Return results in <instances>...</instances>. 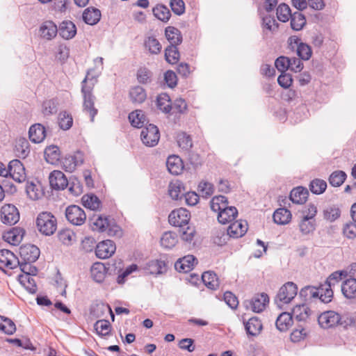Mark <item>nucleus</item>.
Returning <instances> with one entry per match:
<instances>
[{
	"instance_id": "f257e3e1",
	"label": "nucleus",
	"mask_w": 356,
	"mask_h": 356,
	"mask_svg": "<svg viewBox=\"0 0 356 356\" xmlns=\"http://www.w3.org/2000/svg\"><path fill=\"white\" fill-rule=\"evenodd\" d=\"M90 76V70L88 72L85 79L81 82V94L83 96V110L90 117L91 122L94 121L95 116L98 110L95 107V96L93 95V88L97 80Z\"/></svg>"
},
{
	"instance_id": "f03ea898",
	"label": "nucleus",
	"mask_w": 356,
	"mask_h": 356,
	"mask_svg": "<svg viewBox=\"0 0 356 356\" xmlns=\"http://www.w3.org/2000/svg\"><path fill=\"white\" fill-rule=\"evenodd\" d=\"M36 227L42 234L51 236L57 229L56 218L51 212H41L36 218Z\"/></svg>"
},
{
	"instance_id": "7ed1b4c3",
	"label": "nucleus",
	"mask_w": 356,
	"mask_h": 356,
	"mask_svg": "<svg viewBox=\"0 0 356 356\" xmlns=\"http://www.w3.org/2000/svg\"><path fill=\"white\" fill-rule=\"evenodd\" d=\"M297 293V285L292 282H288L280 289L275 296V302L279 307H282L290 303L296 296Z\"/></svg>"
},
{
	"instance_id": "20e7f679",
	"label": "nucleus",
	"mask_w": 356,
	"mask_h": 356,
	"mask_svg": "<svg viewBox=\"0 0 356 356\" xmlns=\"http://www.w3.org/2000/svg\"><path fill=\"white\" fill-rule=\"evenodd\" d=\"M140 138L143 143L147 147L156 145L160 138L158 127L152 124H149L143 129Z\"/></svg>"
},
{
	"instance_id": "39448f33",
	"label": "nucleus",
	"mask_w": 356,
	"mask_h": 356,
	"mask_svg": "<svg viewBox=\"0 0 356 356\" xmlns=\"http://www.w3.org/2000/svg\"><path fill=\"white\" fill-rule=\"evenodd\" d=\"M341 315L332 310L325 311L318 317L319 325L323 329L334 327L341 324Z\"/></svg>"
},
{
	"instance_id": "423d86ee",
	"label": "nucleus",
	"mask_w": 356,
	"mask_h": 356,
	"mask_svg": "<svg viewBox=\"0 0 356 356\" xmlns=\"http://www.w3.org/2000/svg\"><path fill=\"white\" fill-rule=\"evenodd\" d=\"M190 218V212L184 208H179L172 211L170 213L168 221L172 226L181 228L188 225Z\"/></svg>"
},
{
	"instance_id": "0eeeda50",
	"label": "nucleus",
	"mask_w": 356,
	"mask_h": 356,
	"mask_svg": "<svg viewBox=\"0 0 356 356\" xmlns=\"http://www.w3.org/2000/svg\"><path fill=\"white\" fill-rule=\"evenodd\" d=\"M65 216L72 225H82L86 220V215L83 209L77 205H70L66 208Z\"/></svg>"
},
{
	"instance_id": "6e6552de",
	"label": "nucleus",
	"mask_w": 356,
	"mask_h": 356,
	"mask_svg": "<svg viewBox=\"0 0 356 356\" xmlns=\"http://www.w3.org/2000/svg\"><path fill=\"white\" fill-rule=\"evenodd\" d=\"M1 218L3 223L13 225L19 221V213L15 206L5 204L1 209Z\"/></svg>"
},
{
	"instance_id": "1a4fd4ad",
	"label": "nucleus",
	"mask_w": 356,
	"mask_h": 356,
	"mask_svg": "<svg viewBox=\"0 0 356 356\" xmlns=\"http://www.w3.org/2000/svg\"><path fill=\"white\" fill-rule=\"evenodd\" d=\"M83 152L77 151L73 155L65 156L61 161V165L66 172H72L78 165L83 164Z\"/></svg>"
},
{
	"instance_id": "9d476101",
	"label": "nucleus",
	"mask_w": 356,
	"mask_h": 356,
	"mask_svg": "<svg viewBox=\"0 0 356 356\" xmlns=\"http://www.w3.org/2000/svg\"><path fill=\"white\" fill-rule=\"evenodd\" d=\"M269 302V298L266 293H262L255 295L250 301L245 302V307L250 308L255 313L263 312Z\"/></svg>"
},
{
	"instance_id": "9b49d317",
	"label": "nucleus",
	"mask_w": 356,
	"mask_h": 356,
	"mask_svg": "<svg viewBox=\"0 0 356 356\" xmlns=\"http://www.w3.org/2000/svg\"><path fill=\"white\" fill-rule=\"evenodd\" d=\"M8 177L17 182L21 183L26 179L25 168L18 159H13L8 163Z\"/></svg>"
},
{
	"instance_id": "f8f14e48",
	"label": "nucleus",
	"mask_w": 356,
	"mask_h": 356,
	"mask_svg": "<svg viewBox=\"0 0 356 356\" xmlns=\"http://www.w3.org/2000/svg\"><path fill=\"white\" fill-rule=\"evenodd\" d=\"M39 248L32 244H26L20 247L19 255L21 260L28 263H34L40 256Z\"/></svg>"
},
{
	"instance_id": "ddd939ff",
	"label": "nucleus",
	"mask_w": 356,
	"mask_h": 356,
	"mask_svg": "<svg viewBox=\"0 0 356 356\" xmlns=\"http://www.w3.org/2000/svg\"><path fill=\"white\" fill-rule=\"evenodd\" d=\"M0 269L3 267L15 269L19 265V260L13 252L3 249L0 250Z\"/></svg>"
},
{
	"instance_id": "4468645a",
	"label": "nucleus",
	"mask_w": 356,
	"mask_h": 356,
	"mask_svg": "<svg viewBox=\"0 0 356 356\" xmlns=\"http://www.w3.org/2000/svg\"><path fill=\"white\" fill-rule=\"evenodd\" d=\"M115 243L111 240H106L97 245L95 254L99 259H107L115 253Z\"/></svg>"
},
{
	"instance_id": "2eb2a0df",
	"label": "nucleus",
	"mask_w": 356,
	"mask_h": 356,
	"mask_svg": "<svg viewBox=\"0 0 356 356\" xmlns=\"http://www.w3.org/2000/svg\"><path fill=\"white\" fill-rule=\"evenodd\" d=\"M51 187L54 190H64L68 186V180L60 170H54L49 176Z\"/></svg>"
},
{
	"instance_id": "dca6fc26",
	"label": "nucleus",
	"mask_w": 356,
	"mask_h": 356,
	"mask_svg": "<svg viewBox=\"0 0 356 356\" xmlns=\"http://www.w3.org/2000/svg\"><path fill=\"white\" fill-rule=\"evenodd\" d=\"M248 230V223L245 220H236L228 227L227 232L230 237L238 238L242 237Z\"/></svg>"
},
{
	"instance_id": "f3484780",
	"label": "nucleus",
	"mask_w": 356,
	"mask_h": 356,
	"mask_svg": "<svg viewBox=\"0 0 356 356\" xmlns=\"http://www.w3.org/2000/svg\"><path fill=\"white\" fill-rule=\"evenodd\" d=\"M39 32L41 38L51 40L56 36L58 28L52 21H45L40 25Z\"/></svg>"
},
{
	"instance_id": "a211bd4d",
	"label": "nucleus",
	"mask_w": 356,
	"mask_h": 356,
	"mask_svg": "<svg viewBox=\"0 0 356 356\" xmlns=\"http://www.w3.org/2000/svg\"><path fill=\"white\" fill-rule=\"evenodd\" d=\"M245 331L248 336L257 337L263 329L261 320L257 317L250 318L244 323Z\"/></svg>"
},
{
	"instance_id": "6ab92c4d",
	"label": "nucleus",
	"mask_w": 356,
	"mask_h": 356,
	"mask_svg": "<svg viewBox=\"0 0 356 356\" xmlns=\"http://www.w3.org/2000/svg\"><path fill=\"white\" fill-rule=\"evenodd\" d=\"M197 263V259L193 255H186L175 264V269L179 272L187 273L193 269L195 264Z\"/></svg>"
},
{
	"instance_id": "aec40b11",
	"label": "nucleus",
	"mask_w": 356,
	"mask_h": 356,
	"mask_svg": "<svg viewBox=\"0 0 356 356\" xmlns=\"http://www.w3.org/2000/svg\"><path fill=\"white\" fill-rule=\"evenodd\" d=\"M29 136L30 140L34 143H40L46 136V130L41 124H35L29 128Z\"/></svg>"
},
{
	"instance_id": "412c9836",
	"label": "nucleus",
	"mask_w": 356,
	"mask_h": 356,
	"mask_svg": "<svg viewBox=\"0 0 356 356\" xmlns=\"http://www.w3.org/2000/svg\"><path fill=\"white\" fill-rule=\"evenodd\" d=\"M101 16V11L98 8L88 7L84 10L82 18L86 24L95 25L99 22Z\"/></svg>"
},
{
	"instance_id": "4be33fe9",
	"label": "nucleus",
	"mask_w": 356,
	"mask_h": 356,
	"mask_svg": "<svg viewBox=\"0 0 356 356\" xmlns=\"http://www.w3.org/2000/svg\"><path fill=\"white\" fill-rule=\"evenodd\" d=\"M59 35L65 40L74 38L76 33V27L71 21H63L58 29Z\"/></svg>"
},
{
	"instance_id": "5701e85b",
	"label": "nucleus",
	"mask_w": 356,
	"mask_h": 356,
	"mask_svg": "<svg viewBox=\"0 0 356 356\" xmlns=\"http://www.w3.org/2000/svg\"><path fill=\"white\" fill-rule=\"evenodd\" d=\"M166 167L170 173L177 175L183 170V161L178 156L172 155L167 159Z\"/></svg>"
},
{
	"instance_id": "b1692460",
	"label": "nucleus",
	"mask_w": 356,
	"mask_h": 356,
	"mask_svg": "<svg viewBox=\"0 0 356 356\" xmlns=\"http://www.w3.org/2000/svg\"><path fill=\"white\" fill-rule=\"evenodd\" d=\"M14 152L15 156L20 159H25L30 153L29 143L24 138L16 140Z\"/></svg>"
},
{
	"instance_id": "393cba45",
	"label": "nucleus",
	"mask_w": 356,
	"mask_h": 356,
	"mask_svg": "<svg viewBox=\"0 0 356 356\" xmlns=\"http://www.w3.org/2000/svg\"><path fill=\"white\" fill-rule=\"evenodd\" d=\"M165 35L170 42V45L177 47L182 42V35L181 31L174 26H169L165 28Z\"/></svg>"
},
{
	"instance_id": "a878e982",
	"label": "nucleus",
	"mask_w": 356,
	"mask_h": 356,
	"mask_svg": "<svg viewBox=\"0 0 356 356\" xmlns=\"http://www.w3.org/2000/svg\"><path fill=\"white\" fill-rule=\"evenodd\" d=\"M238 215V211L234 207H226L218 214V220L221 224H227L234 220Z\"/></svg>"
},
{
	"instance_id": "bb28decb",
	"label": "nucleus",
	"mask_w": 356,
	"mask_h": 356,
	"mask_svg": "<svg viewBox=\"0 0 356 356\" xmlns=\"http://www.w3.org/2000/svg\"><path fill=\"white\" fill-rule=\"evenodd\" d=\"M26 193L28 197L32 200H38L44 195V191L40 184H35L33 181L26 183Z\"/></svg>"
},
{
	"instance_id": "cd10ccee",
	"label": "nucleus",
	"mask_w": 356,
	"mask_h": 356,
	"mask_svg": "<svg viewBox=\"0 0 356 356\" xmlns=\"http://www.w3.org/2000/svg\"><path fill=\"white\" fill-rule=\"evenodd\" d=\"M341 291L348 299L356 298V279L346 280L341 284Z\"/></svg>"
},
{
	"instance_id": "c85d7f7f",
	"label": "nucleus",
	"mask_w": 356,
	"mask_h": 356,
	"mask_svg": "<svg viewBox=\"0 0 356 356\" xmlns=\"http://www.w3.org/2000/svg\"><path fill=\"white\" fill-rule=\"evenodd\" d=\"M276 327L281 332H285L293 325V317L290 313L282 312L276 320Z\"/></svg>"
},
{
	"instance_id": "c756f323",
	"label": "nucleus",
	"mask_w": 356,
	"mask_h": 356,
	"mask_svg": "<svg viewBox=\"0 0 356 356\" xmlns=\"http://www.w3.org/2000/svg\"><path fill=\"white\" fill-rule=\"evenodd\" d=\"M308 191L302 186L293 188L290 193L291 200L296 204H303L307 201Z\"/></svg>"
},
{
	"instance_id": "7c9ffc66",
	"label": "nucleus",
	"mask_w": 356,
	"mask_h": 356,
	"mask_svg": "<svg viewBox=\"0 0 356 356\" xmlns=\"http://www.w3.org/2000/svg\"><path fill=\"white\" fill-rule=\"evenodd\" d=\"M90 273L92 279L96 282L101 283L106 277V268L102 263L97 262L92 266Z\"/></svg>"
},
{
	"instance_id": "2f4dec72",
	"label": "nucleus",
	"mask_w": 356,
	"mask_h": 356,
	"mask_svg": "<svg viewBox=\"0 0 356 356\" xmlns=\"http://www.w3.org/2000/svg\"><path fill=\"white\" fill-rule=\"evenodd\" d=\"M3 239L13 245H18L23 238V230L17 228H13L3 236Z\"/></svg>"
},
{
	"instance_id": "473e14b6",
	"label": "nucleus",
	"mask_w": 356,
	"mask_h": 356,
	"mask_svg": "<svg viewBox=\"0 0 356 356\" xmlns=\"http://www.w3.org/2000/svg\"><path fill=\"white\" fill-rule=\"evenodd\" d=\"M273 217L276 224L286 225L291 221V213L286 208H280L274 212Z\"/></svg>"
},
{
	"instance_id": "72a5a7b5",
	"label": "nucleus",
	"mask_w": 356,
	"mask_h": 356,
	"mask_svg": "<svg viewBox=\"0 0 356 356\" xmlns=\"http://www.w3.org/2000/svg\"><path fill=\"white\" fill-rule=\"evenodd\" d=\"M318 292V299L324 303H328L332 301L333 298V291L330 284H327L325 282L321 284L319 287L317 288Z\"/></svg>"
},
{
	"instance_id": "f704fd0d",
	"label": "nucleus",
	"mask_w": 356,
	"mask_h": 356,
	"mask_svg": "<svg viewBox=\"0 0 356 356\" xmlns=\"http://www.w3.org/2000/svg\"><path fill=\"white\" fill-rule=\"evenodd\" d=\"M202 280L206 286L211 290L219 287V280L217 275L213 271H206L202 275Z\"/></svg>"
},
{
	"instance_id": "c9c22d12",
	"label": "nucleus",
	"mask_w": 356,
	"mask_h": 356,
	"mask_svg": "<svg viewBox=\"0 0 356 356\" xmlns=\"http://www.w3.org/2000/svg\"><path fill=\"white\" fill-rule=\"evenodd\" d=\"M144 46L151 54L157 55L161 53L162 45L154 36H149L145 39Z\"/></svg>"
},
{
	"instance_id": "e433bc0d",
	"label": "nucleus",
	"mask_w": 356,
	"mask_h": 356,
	"mask_svg": "<svg viewBox=\"0 0 356 356\" xmlns=\"http://www.w3.org/2000/svg\"><path fill=\"white\" fill-rule=\"evenodd\" d=\"M167 270V265L162 260H152L148 262L147 270L152 275L163 274Z\"/></svg>"
},
{
	"instance_id": "4c0bfd02",
	"label": "nucleus",
	"mask_w": 356,
	"mask_h": 356,
	"mask_svg": "<svg viewBox=\"0 0 356 356\" xmlns=\"http://www.w3.org/2000/svg\"><path fill=\"white\" fill-rule=\"evenodd\" d=\"M129 120L133 127L141 128L147 123L144 113L141 110H136L129 113Z\"/></svg>"
},
{
	"instance_id": "58836bf2",
	"label": "nucleus",
	"mask_w": 356,
	"mask_h": 356,
	"mask_svg": "<svg viewBox=\"0 0 356 356\" xmlns=\"http://www.w3.org/2000/svg\"><path fill=\"white\" fill-rule=\"evenodd\" d=\"M298 227L302 235L312 234L316 229L315 220H310L307 217H302L298 223Z\"/></svg>"
},
{
	"instance_id": "ea45409f",
	"label": "nucleus",
	"mask_w": 356,
	"mask_h": 356,
	"mask_svg": "<svg viewBox=\"0 0 356 356\" xmlns=\"http://www.w3.org/2000/svg\"><path fill=\"white\" fill-rule=\"evenodd\" d=\"M83 205L90 210H97L100 205L101 202L99 199L94 194L84 195L81 198Z\"/></svg>"
},
{
	"instance_id": "a19ab883",
	"label": "nucleus",
	"mask_w": 356,
	"mask_h": 356,
	"mask_svg": "<svg viewBox=\"0 0 356 356\" xmlns=\"http://www.w3.org/2000/svg\"><path fill=\"white\" fill-rule=\"evenodd\" d=\"M157 107L165 113H170L172 110V104L170 96L166 93H162L157 97Z\"/></svg>"
},
{
	"instance_id": "79ce46f5",
	"label": "nucleus",
	"mask_w": 356,
	"mask_h": 356,
	"mask_svg": "<svg viewBox=\"0 0 356 356\" xmlns=\"http://www.w3.org/2000/svg\"><path fill=\"white\" fill-rule=\"evenodd\" d=\"M152 12L158 19L164 22H167L171 17V13L168 8L162 4L156 5L153 8Z\"/></svg>"
},
{
	"instance_id": "37998d69",
	"label": "nucleus",
	"mask_w": 356,
	"mask_h": 356,
	"mask_svg": "<svg viewBox=\"0 0 356 356\" xmlns=\"http://www.w3.org/2000/svg\"><path fill=\"white\" fill-rule=\"evenodd\" d=\"M228 205V201L225 196L218 195L212 198L210 202L211 209L213 211L219 213Z\"/></svg>"
},
{
	"instance_id": "c03bdc74",
	"label": "nucleus",
	"mask_w": 356,
	"mask_h": 356,
	"mask_svg": "<svg viewBox=\"0 0 356 356\" xmlns=\"http://www.w3.org/2000/svg\"><path fill=\"white\" fill-rule=\"evenodd\" d=\"M160 243L163 248L170 249L177 243V234L172 232H166L162 235Z\"/></svg>"
},
{
	"instance_id": "a18cd8bd",
	"label": "nucleus",
	"mask_w": 356,
	"mask_h": 356,
	"mask_svg": "<svg viewBox=\"0 0 356 356\" xmlns=\"http://www.w3.org/2000/svg\"><path fill=\"white\" fill-rule=\"evenodd\" d=\"M184 191L183 184L179 181H175L169 184L168 193L173 200L181 198Z\"/></svg>"
},
{
	"instance_id": "49530a36",
	"label": "nucleus",
	"mask_w": 356,
	"mask_h": 356,
	"mask_svg": "<svg viewBox=\"0 0 356 356\" xmlns=\"http://www.w3.org/2000/svg\"><path fill=\"white\" fill-rule=\"evenodd\" d=\"M179 52L177 47L169 45L165 49V59L170 64H176L179 60Z\"/></svg>"
},
{
	"instance_id": "de8ad7c7",
	"label": "nucleus",
	"mask_w": 356,
	"mask_h": 356,
	"mask_svg": "<svg viewBox=\"0 0 356 356\" xmlns=\"http://www.w3.org/2000/svg\"><path fill=\"white\" fill-rule=\"evenodd\" d=\"M0 330L6 334L11 335L16 331V326L11 319L0 315Z\"/></svg>"
},
{
	"instance_id": "09e8293b",
	"label": "nucleus",
	"mask_w": 356,
	"mask_h": 356,
	"mask_svg": "<svg viewBox=\"0 0 356 356\" xmlns=\"http://www.w3.org/2000/svg\"><path fill=\"white\" fill-rule=\"evenodd\" d=\"M323 218L329 222H334L341 216V211L337 206H328L323 211Z\"/></svg>"
},
{
	"instance_id": "8fccbe9b",
	"label": "nucleus",
	"mask_w": 356,
	"mask_h": 356,
	"mask_svg": "<svg viewBox=\"0 0 356 356\" xmlns=\"http://www.w3.org/2000/svg\"><path fill=\"white\" fill-rule=\"evenodd\" d=\"M130 98L133 102L143 103L147 97V94L143 88L136 86L131 89L129 92Z\"/></svg>"
},
{
	"instance_id": "3c124183",
	"label": "nucleus",
	"mask_w": 356,
	"mask_h": 356,
	"mask_svg": "<svg viewBox=\"0 0 356 356\" xmlns=\"http://www.w3.org/2000/svg\"><path fill=\"white\" fill-rule=\"evenodd\" d=\"M291 26L295 31H300L306 24L305 16L300 12H295L291 16Z\"/></svg>"
},
{
	"instance_id": "603ef678",
	"label": "nucleus",
	"mask_w": 356,
	"mask_h": 356,
	"mask_svg": "<svg viewBox=\"0 0 356 356\" xmlns=\"http://www.w3.org/2000/svg\"><path fill=\"white\" fill-rule=\"evenodd\" d=\"M318 292L316 287L306 286L300 290L299 295L305 301H309L312 299H317L318 298Z\"/></svg>"
},
{
	"instance_id": "864d4df0",
	"label": "nucleus",
	"mask_w": 356,
	"mask_h": 356,
	"mask_svg": "<svg viewBox=\"0 0 356 356\" xmlns=\"http://www.w3.org/2000/svg\"><path fill=\"white\" fill-rule=\"evenodd\" d=\"M94 328L97 334L100 336H107L111 330V325L107 320H99L95 325Z\"/></svg>"
},
{
	"instance_id": "5fc2aeb1",
	"label": "nucleus",
	"mask_w": 356,
	"mask_h": 356,
	"mask_svg": "<svg viewBox=\"0 0 356 356\" xmlns=\"http://www.w3.org/2000/svg\"><path fill=\"white\" fill-rule=\"evenodd\" d=\"M109 221L106 217L99 216L91 225L93 231L104 232L109 227Z\"/></svg>"
},
{
	"instance_id": "6e6d98bb",
	"label": "nucleus",
	"mask_w": 356,
	"mask_h": 356,
	"mask_svg": "<svg viewBox=\"0 0 356 356\" xmlns=\"http://www.w3.org/2000/svg\"><path fill=\"white\" fill-rule=\"evenodd\" d=\"M46 161L51 164L59 159L60 151L57 146L51 145L47 147L44 150Z\"/></svg>"
},
{
	"instance_id": "4d7b16f0",
	"label": "nucleus",
	"mask_w": 356,
	"mask_h": 356,
	"mask_svg": "<svg viewBox=\"0 0 356 356\" xmlns=\"http://www.w3.org/2000/svg\"><path fill=\"white\" fill-rule=\"evenodd\" d=\"M198 192L204 198H209L214 193L213 185L206 181H201L198 185Z\"/></svg>"
},
{
	"instance_id": "13d9d810",
	"label": "nucleus",
	"mask_w": 356,
	"mask_h": 356,
	"mask_svg": "<svg viewBox=\"0 0 356 356\" xmlns=\"http://www.w3.org/2000/svg\"><path fill=\"white\" fill-rule=\"evenodd\" d=\"M346 178V174L343 171L337 170L330 175L329 182L332 186L337 187L344 182Z\"/></svg>"
},
{
	"instance_id": "bf43d9fd",
	"label": "nucleus",
	"mask_w": 356,
	"mask_h": 356,
	"mask_svg": "<svg viewBox=\"0 0 356 356\" xmlns=\"http://www.w3.org/2000/svg\"><path fill=\"white\" fill-rule=\"evenodd\" d=\"M327 188L325 181L321 179H315L312 180L309 184V189L314 193L320 195L323 193Z\"/></svg>"
},
{
	"instance_id": "052dcab7",
	"label": "nucleus",
	"mask_w": 356,
	"mask_h": 356,
	"mask_svg": "<svg viewBox=\"0 0 356 356\" xmlns=\"http://www.w3.org/2000/svg\"><path fill=\"white\" fill-rule=\"evenodd\" d=\"M72 124L73 118L71 115L66 111L60 113L58 116V124L60 129L68 130L72 127Z\"/></svg>"
},
{
	"instance_id": "680f3d73",
	"label": "nucleus",
	"mask_w": 356,
	"mask_h": 356,
	"mask_svg": "<svg viewBox=\"0 0 356 356\" xmlns=\"http://www.w3.org/2000/svg\"><path fill=\"white\" fill-rule=\"evenodd\" d=\"M187 104L185 99L182 98L176 99L173 104H172V114H184L187 111Z\"/></svg>"
},
{
	"instance_id": "e2e57ef3",
	"label": "nucleus",
	"mask_w": 356,
	"mask_h": 356,
	"mask_svg": "<svg viewBox=\"0 0 356 356\" xmlns=\"http://www.w3.org/2000/svg\"><path fill=\"white\" fill-rule=\"evenodd\" d=\"M292 15L290 8L285 3L280 4L277 8V19L282 22H287Z\"/></svg>"
},
{
	"instance_id": "0e129e2a",
	"label": "nucleus",
	"mask_w": 356,
	"mask_h": 356,
	"mask_svg": "<svg viewBox=\"0 0 356 356\" xmlns=\"http://www.w3.org/2000/svg\"><path fill=\"white\" fill-rule=\"evenodd\" d=\"M58 102L56 99H48L42 104V113L45 115L54 114L58 111Z\"/></svg>"
},
{
	"instance_id": "69168bd1",
	"label": "nucleus",
	"mask_w": 356,
	"mask_h": 356,
	"mask_svg": "<svg viewBox=\"0 0 356 356\" xmlns=\"http://www.w3.org/2000/svg\"><path fill=\"white\" fill-rule=\"evenodd\" d=\"M309 309L305 305H296L293 309V314L299 321H305L309 316Z\"/></svg>"
},
{
	"instance_id": "338daca9",
	"label": "nucleus",
	"mask_w": 356,
	"mask_h": 356,
	"mask_svg": "<svg viewBox=\"0 0 356 356\" xmlns=\"http://www.w3.org/2000/svg\"><path fill=\"white\" fill-rule=\"evenodd\" d=\"M347 276L348 271L337 270L331 273L325 282L327 284H330V285L332 286L341 281L343 277H346Z\"/></svg>"
},
{
	"instance_id": "774afa93",
	"label": "nucleus",
	"mask_w": 356,
	"mask_h": 356,
	"mask_svg": "<svg viewBox=\"0 0 356 356\" xmlns=\"http://www.w3.org/2000/svg\"><path fill=\"white\" fill-rule=\"evenodd\" d=\"M298 56L302 59L305 60H309L312 54V51L311 47L306 43H301L299 44L298 48L297 49Z\"/></svg>"
}]
</instances>
